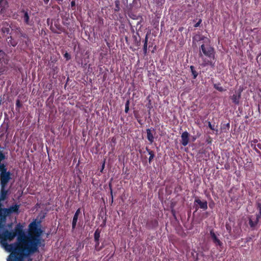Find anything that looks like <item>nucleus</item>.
Wrapping results in <instances>:
<instances>
[{
	"mask_svg": "<svg viewBox=\"0 0 261 261\" xmlns=\"http://www.w3.org/2000/svg\"><path fill=\"white\" fill-rule=\"evenodd\" d=\"M19 205L15 204L9 208L0 207V243L6 251L10 252L9 256L30 257L39 251L41 246L43 231L38 226L40 222L35 220L29 225V232L25 234L24 225L17 223L13 230L5 228L6 217L12 213H19ZM43 241H44L43 240Z\"/></svg>",
	"mask_w": 261,
	"mask_h": 261,
	"instance_id": "obj_1",
	"label": "nucleus"
},
{
	"mask_svg": "<svg viewBox=\"0 0 261 261\" xmlns=\"http://www.w3.org/2000/svg\"><path fill=\"white\" fill-rule=\"evenodd\" d=\"M199 57L203 59L202 65L203 66H215V55L214 48L210 45L202 44L200 47Z\"/></svg>",
	"mask_w": 261,
	"mask_h": 261,
	"instance_id": "obj_2",
	"label": "nucleus"
},
{
	"mask_svg": "<svg viewBox=\"0 0 261 261\" xmlns=\"http://www.w3.org/2000/svg\"><path fill=\"white\" fill-rule=\"evenodd\" d=\"M11 175L0 176L1 192H0V207L3 206L2 203L7 197L8 190L6 189L8 183L11 179Z\"/></svg>",
	"mask_w": 261,
	"mask_h": 261,
	"instance_id": "obj_3",
	"label": "nucleus"
},
{
	"mask_svg": "<svg viewBox=\"0 0 261 261\" xmlns=\"http://www.w3.org/2000/svg\"><path fill=\"white\" fill-rule=\"evenodd\" d=\"M243 91V88L240 87L238 89L234 90L232 94L230 95L229 98L234 105L239 106L240 105Z\"/></svg>",
	"mask_w": 261,
	"mask_h": 261,
	"instance_id": "obj_4",
	"label": "nucleus"
},
{
	"mask_svg": "<svg viewBox=\"0 0 261 261\" xmlns=\"http://www.w3.org/2000/svg\"><path fill=\"white\" fill-rule=\"evenodd\" d=\"M248 224L251 230H257L259 227L260 218L257 216L251 215L248 217Z\"/></svg>",
	"mask_w": 261,
	"mask_h": 261,
	"instance_id": "obj_5",
	"label": "nucleus"
},
{
	"mask_svg": "<svg viewBox=\"0 0 261 261\" xmlns=\"http://www.w3.org/2000/svg\"><path fill=\"white\" fill-rule=\"evenodd\" d=\"M210 234L213 242L217 247L222 248L223 247V243L218 239L217 235L215 233L213 229H211L210 231Z\"/></svg>",
	"mask_w": 261,
	"mask_h": 261,
	"instance_id": "obj_6",
	"label": "nucleus"
},
{
	"mask_svg": "<svg viewBox=\"0 0 261 261\" xmlns=\"http://www.w3.org/2000/svg\"><path fill=\"white\" fill-rule=\"evenodd\" d=\"M146 100L147 101V103L145 105V107L147 109L148 114H150L152 113H154V106L155 102L152 101L150 95H148Z\"/></svg>",
	"mask_w": 261,
	"mask_h": 261,
	"instance_id": "obj_7",
	"label": "nucleus"
},
{
	"mask_svg": "<svg viewBox=\"0 0 261 261\" xmlns=\"http://www.w3.org/2000/svg\"><path fill=\"white\" fill-rule=\"evenodd\" d=\"M147 138L149 141L150 144H152L154 142V136L155 135L156 132L154 128H148L146 129Z\"/></svg>",
	"mask_w": 261,
	"mask_h": 261,
	"instance_id": "obj_8",
	"label": "nucleus"
},
{
	"mask_svg": "<svg viewBox=\"0 0 261 261\" xmlns=\"http://www.w3.org/2000/svg\"><path fill=\"white\" fill-rule=\"evenodd\" d=\"M190 134L187 131L183 132L181 135V144L186 146H187L189 142Z\"/></svg>",
	"mask_w": 261,
	"mask_h": 261,
	"instance_id": "obj_9",
	"label": "nucleus"
},
{
	"mask_svg": "<svg viewBox=\"0 0 261 261\" xmlns=\"http://www.w3.org/2000/svg\"><path fill=\"white\" fill-rule=\"evenodd\" d=\"M194 203H197L199 205V207L204 211L207 209V202L206 200L201 201L199 198L196 197Z\"/></svg>",
	"mask_w": 261,
	"mask_h": 261,
	"instance_id": "obj_10",
	"label": "nucleus"
},
{
	"mask_svg": "<svg viewBox=\"0 0 261 261\" xmlns=\"http://www.w3.org/2000/svg\"><path fill=\"white\" fill-rule=\"evenodd\" d=\"M30 257H12L8 256L7 261H32Z\"/></svg>",
	"mask_w": 261,
	"mask_h": 261,
	"instance_id": "obj_11",
	"label": "nucleus"
},
{
	"mask_svg": "<svg viewBox=\"0 0 261 261\" xmlns=\"http://www.w3.org/2000/svg\"><path fill=\"white\" fill-rule=\"evenodd\" d=\"M145 149L149 154L148 162L149 163H151L155 156L154 152L153 150L150 149L148 147H146Z\"/></svg>",
	"mask_w": 261,
	"mask_h": 261,
	"instance_id": "obj_12",
	"label": "nucleus"
},
{
	"mask_svg": "<svg viewBox=\"0 0 261 261\" xmlns=\"http://www.w3.org/2000/svg\"><path fill=\"white\" fill-rule=\"evenodd\" d=\"M149 33H147L146 34L145 40H144V45H143V53L145 55H146L147 53V42L148 39Z\"/></svg>",
	"mask_w": 261,
	"mask_h": 261,
	"instance_id": "obj_13",
	"label": "nucleus"
},
{
	"mask_svg": "<svg viewBox=\"0 0 261 261\" xmlns=\"http://www.w3.org/2000/svg\"><path fill=\"white\" fill-rule=\"evenodd\" d=\"M256 207L258 212L255 214V216H257L259 218H261V202H257L256 203Z\"/></svg>",
	"mask_w": 261,
	"mask_h": 261,
	"instance_id": "obj_14",
	"label": "nucleus"
},
{
	"mask_svg": "<svg viewBox=\"0 0 261 261\" xmlns=\"http://www.w3.org/2000/svg\"><path fill=\"white\" fill-rule=\"evenodd\" d=\"M78 216H76V214H74L72 221V230H74L76 227V223L78 219Z\"/></svg>",
	"mask_w": 261,
	"mask_h": 261,
	"instance_id": "obj_15",
	"label": "nucleus"
},
{
	"mask_svg": "<svg viewBox=\"0 0 261 261\" xmlns=\"http://www.w3.org/2000/svg\"><path fill=\"white\" fill-rule=\"evenodd\" d=\"M148 225L152 228H156L158 226V221L156 219L152 220L148 223Z\"/></svg>",
	"mask_w": 261,
	"mask_h": 261,
	"instance_id": "obj_16",
	"label": "nucleus"
},
{
	"mask_svg": "<svg viewBox=\"0 0 261 261\" xmlns=\"http://www.w3.org/2000/svg\"><path fill=\"white\" fill-rule=\"evenodd\" d=\"M100 237V230L97 229L94 234V239L95 242H99V238Z\"/></svg>",
	"mask_w": 261,
	"mask_h": 261,
	"instance_id": "obj_17",
	"label": "nucleus"
},
{
	"mask_svg": "<svg viewBox=\"0 0 261 261\" xmlns=\"http://www.w3.org/2000/svg\"><path fill=\"white\" fill-rule=\"evenodd\" d=\"M213 86L215 89H216V90L220 92H223L226 90L223 87L221 86V84L219 83L217 84H214Z\"/></svg>",
	"mask_w": 261,
	"mask_h": 261,
	"instance_id": "obj_18",
	"label": "nucleus"
},
{
	"mask_svg": "<svg viewBox=\"0 0 261 261\" xmlns=\"http://www.w3.org/2000/svg\"><path fill=\"white\" fill-rule=\"evenodd\" d=\"M191 71L192 72V74L193 75V79H195L198 76V73L195 69V67L193 65L190 66V67Z\"/></svg>",
	"mask_w": 261,
	"mask_h": 261,
	"instance_id": "obj_19",
	"label": "nucleus"
},
{
	"mask_svg": "<svg viewBox=\"0 0 261 261\" xmlns=\"http://www.w3.org/2000/svg\"><path fill=\"white\" fill-rule=\"evenodd\" d=\"M23 18L24 22L26 24H30V21H29L30 17H29V14H28V12H24Z\"/></svg>",
	"mask_w": 261,
	"mask_h": 261,
	"instance_id": "obj_20",
	"label": "nucleus"
},
{
	"mask_svg": "<svg viewBox=\"0 0 261 261\" xmlns=\"http://www.w3.org/2000/svg\"><path fill=\"white\" fill-rule=\"evenodd\" d=\"M129 99H127L125 103V112L126 113H128L129 109Z\"/></svg>",
	"mask_w": 261,
	"mask_h": 261,
	"instance_id": "obj_21",
	"label": "nucleus"
},
{
	"mask_svg": "<svg viewBox=\"0 0 261 261\" xmlns=\"http://www.w3.org/2000/svg\"><path fill=\"white\" fill-rule=\"evenodd\" d=\"M22 106V104L19 99H17L16 103V110L19 112V110L20 108Z\"/></svg>",
	"mask_w": 261,
	"mask_h": 261,
	"instance_id": "obj_22",
	"label": "nucleus"
},
{
	"mask_svg": "<svg viewBox=\"0 0 261 261\" xmlns=\"http://www.w3.org/2000/svg\"><path fill=\"white\" fill-rule=\"evenodd\" d=\"M95 250L97 251H99L102 249V247H99V242H95Z\"/></svg>",
	"mask_w": 261,
	"mask_h": 261,
	"instance_id": "obj_23",
	"label": "nucleus"
},
{
	"mask_svg": "<svg viewBox=\"0 0 261 261\" xmlns=\"http://www.w3.org/2000/svg\"><path fill=\"white\" fill-rule=\"evenodd\" d=\"M111 145L112 147H114L116 143V139L115 137H112L111 139Z\"/></svg>",
	"mask_w": 261,
	"mask_h": 261,
	"instance_id": "obj_24",
	"label": "nucleus"
},
{
	"mask_svg": "<svg viewBox=\"0 0 261 261\" xmlns=\"http://www.w3.org/2000/svg\"><path fill=\"white\" fill-rule=\"evenodd\" d=\"M119 9H120V8H119V2L117 1L115 2V11H118L119 10Z\"/></svg>",
	"mask_w": 261,
	"mask_h": 261,
	"instance_id": "obj_25",
	"label": "nucleus"
},
{
	"mask_svg": "<svg viewBox=\"0 0 261 261\" xmlns=\"http://www.w3.org/2000/svg\"><path fill=\"white\" fill-rule=\"evenodd\" d=\"M155 2V3L158 5H162L165 2V0H154Z\"/></svg>",
	"mask_w": 261,
	"mask_h": 261,
	"instance_id": "obj_26",
	"label": "nucleus"
},
{
	"mask_svg": "<svg viewBox=\"0 0 261 261\" xmlns=\"http://www.w3.org/2000/svg\"><path fill=\"white\" fill-rule=\"evenodd\" d=\"M64 57L65 58H66V59L67 60H69L71 58V57H70V55H69V54H68V53H66L64 55Z\"/></svg>",
	"mask_w": 261,
	"mask_h": 261,
	"instance_id": "obj_27",
	"label": "nucleus"
},
{
	"mask_svg": "<svg viewBox=\"0 0 261 261\" xmlns=\"http://www.w3.org/2000/svg\"><path fill=\"white\" fill-rule=\"evenodd\" d=\"M135 44L137 46H139L140 45V40H138L136 37H135Z\"/></svg>",
	"mask_w": 261,
	"mask_h": 261,
	"instance_id": "obj_28",
	"label": "nucleus"
},
{
	"mask_svg": "<svg viewBox=\"0 0 261 261\" xmlns=\"http://www.w3.org/2000/svg\"><path fill=\"white\" fill-rule=\"evenodd\" d=\"M13 225V223L12 222H11L10 223L8 224L7 227L9 229H11V230H12V228ZM9 230L10 231V230Z\"/></svg>",
	"mask_w": 261,
	"mask_h": 261,
	"instance_id": "obj_29",
	"label": "nucleus"
},
{
	"mask_svg": "<svg viewBox=\"0 0 261 261\" xmlns=\"http://www.w3.org/2000/svg\"><path fill=\"white\" fill-rule=\"evenodd\" d=\"M208 127L211 128V129L214 130V125H212L210 122H208Z\"/></svg>",
	"mask_w": 261,
	"mask_h": 261,
	"instance_id": "obj_30",
	"label": "nucleus"
},
{
	"mask_svg": "<svg viewBox=\"0 0 261 261\" xmlns=\"http://www.w3.org/2000/svg\"><path fill=\"white\" fill-rule=\"evenodd\" d=\"M80 214H81V209L79 208L76 211L74 214H76V216H79Z\"/></svg>",
	"mask_w": 261,
	"mask_h": 261,
	"instance_id": "obj_31",
	"label": "nucleus"
},
{
	"mask_svg": "<svg viewBox=\"0 0 261 261\" xmlns=\"http://www.w3.org/2000/svg\"><path fill=\"white\" fill-rule=\"evenodd\" d=\"M201 21H202V20H201V19H200V20L198 21V22H197V23L194 25V27H196V28H197V27H199V25H200V23L201 22Z\"/></svg>",
	"mask_w": 261,
	"mask_h": 261,
	"instance_id": "obj_32",
	"label": "nucleus"
},
{
	"mask_svg": "<svg viewBox=\"0 0 261 261\" xmlns=\"http://www.w3.org/2000/svg\"><path fill=\"white\" fill-rule=\"evenodd\" d=\"M71 6L72 8L74 7L75 6V1H72L71 2Z\"/></svg>",
	"mask_w": 261,
	"mask_h": 261,
	"instance_id": "obj_33",
	"label": "nucleus"
},
{
	"mask_svg": "<svg viewBox=\"0 0 261 261\" xmlns=\"http://www.w3.org/2000/svg\"><path fill=\"white\" fill-rule=\"evenodd\" d=\"M21 36L24 38H26V39L28 38V35L25 34H21Z\"/></svg>",
	"mask_w": 261,
	"mask_h": 261,
	"instance_id": "obj_34",
	"label": "nucleus"
},
{
	"mask_svg": "<svg viewBox=\"0 0 261 261\" xmlns=\"http://www.w3.org/2000/svg\"><path fill=\"white\" fill-rule=\"evenodd\" d=\"M163 119L166 122H168V115H165V117H163Z\"/></svg>",
	"mask_w": 261,
	"mask_h": 261,
	"instance_id": "obj_35",
	"label": "nucleus"
},
{
	"mask_svg": "<svg viewBox=\"0 0 261 261\" xmlns=\"http://www.w3.org/2000/svg\"><path fill=\"white\" fill-rule=\"evenodd\" d=\"M110 191H111V196H112V201H113V196L112 189L110 185Z\"/></svg>",
	"mask_w": 261,
	"mask_h": 261,
	"instance_id": "obj_36",
	"label": "nucleus"
},
{
	"mask_svg": "<svg viewBox=\"0 0 261 261\" xmlns=\"http://www.w3.org/2000/svg\"><path fill=\"white\" fill-rule=\"evenodd\" d=\"M105 168V162L103 163L102 165V167H101V169L100 170V172H102V170H103Z\"/></svg>",
	"mask_w": 261,
	"mask_h": 261,
	"instance_id": "obj_37",
	"label": "nucleus"
},
{
	"mask_svg": "<svg viewBox=\"0 0 261 261\" xmlns=\"http://www.w3.org/2000/svg\"><path fill=\"white\" fill-rule=\"evenodd\" d=\"M49 0H43V2L45 4H47L49 2Z\"/></svg>",
	"mask_w": 261,
	"mask_h": 261,
	"instance_id": "obj_38",
	"label": "nucleus"
},
{
	"mask_svg": "<svg viewBox=\"0 0 261 261\" xmlns=\"http://www.w3.org/2000/svg\"><path fill=\"white\" fill-rule=\"evenodd\" d=\"M197 139V137H195V136H193L192 137V141L194 142L196 140V139Z\"/></svg>",
	"mask_w": 261,
	"mask_h": 261,
	"instance_id": "obj_39",
	"label": "nucleus"
},
{
	"mask_svg": "<svg viewBox=\"0 0 261 261\" xmlns=\"http://www.w3.org/2000/svg\"><path fill=\"white\" fill-rule=\"evenodd\" d=\"M257 146L258 148H259L260 149H261V144L259 143V144H257Z\"/></svg>",
	"mask_w": 261,
	"mask_h": 261,
	"instance_id": "obj_40",
	"label": "nucleus"
},
{
	"mask_svg": "<svg viewBox=\"0 0 261 261\" xmlns=\"http://www.w3.org/2000/svg\"><path fill=\"white\" fill-rule=\"evenodd\" d=\"M257 142H258V140L257 139H254L252 141V142H253L254 143H256Z\"/></svg>",
	"mask_w": 261,
	"mask_h": 261,
	"instance_id": "obj_41",
	"label": "nucleus"
},
{
	"mask_svg": "<svg viewBox=\"0 0 261 261\" xmlns=\"http://www.w3.org/2000/svg\"><path fill=\"white\" fill-rule=\"evenodd\" d=\"M226 228L227 230H228L229 229H230V227L228 225H226Z\"/></svg>",
	"mask_w": 261,
	"mask_h": 261,
	"instance_id": "obj_42",
	"label": "nucleus"
},
{
	"mask_svg": "<svg viewBox=\"0 0 261 261\" xmlns=\"http://www.w3.org/2000/svg\"><path fill=\"white\" fill-rule=\"evenodd\" d=\"M254 149L257 152H260L259 151H258L255 147L254 148Z\"/></svg>",
	"mask_w": 261,
	"mask_h": 261,
	"instance_id": "obj_43",
	"label": "nucleus"
},
{
	"mask_svg": "<svg viewBox=\"0 0 261 261\" xmlns=\"http://www.w3.org/2000/svg\"><path fill=\"white\" fill-rule=\"evenodd\" d=\"M102 224H103V226L106 225V220L103 221V222L102 223Z\"/></svg>",
	"mask_w": 261,
	"mask_h": 261,
	"instance_id": "obj_44",
	"label": "nucleus"
},
{
	"mask_svg": "<svg viewBox=\"0 0 261 261\" xmlns=\"http://www.w3.org/2000/svg\"><path fill=\"white\" fill-rule=\"evenodd\" d=\"M226 126H227L228 127H229V123H227V124H226Z\"/></svg>",
	"mask_w": 261,
	"mask_h": 261,
	"instance_id": "obj_45",
	"label": "nucleus"
},
{
	"mask_svg": "<svg viewBox=\"0 0 261 261\" xmlns=\"http://www.w3.org/2000/svg\"><path fill=\"white\" fill-rule=\"evenodd\" d=\"M225 169H228V167H227V166H226V165H225Z\"/></svg>",
	"mask_w": 261,
	"mask_h": 261,
	"instance_id": "obj_46",
	"label": "nucleus"
},
{
	"mask_svg": "<svg viewBox=\"0 0 261 261\" xmlns=\"http://www.w3.org/2000/svg\"><path fill=\"white\" fill-rule=\"evenodd\" d=\"M171 116H172V117H173V119H174V118H175V115H171Z\"/></svg>",
	"mask_w": 261,
	"mask_h": 261,
	"instance_id": "obj_47",
	"label": "nucleus"
},
{
	"mask_svg": "<svg viewBox=\"0 0 261 261\" xmlns=\"http://www.w3.org/2000/svg\"><path fill=\"white\" fill-rule=\"evenodd\" d=\"M136 118L137 119H138L139 117H138L139 115H136Z\"/></svg>",
	"mask_w": 261,
	"mask_h": 261,
	"instance_id": "obj_48",
	"label": "nucleus"
},
{
	"mask_svg": "<svg viewBox=\"0 0 261 261\" xmlns=\"http://www.w3.org/2000/svg\"><path fill=\"white\" fill-rule=\"evenodd\" d=\"M100 21H101L102 22H103V19H100Z\"/></svg>",
	"mask_w": 261,
	"mask_h": 261,
	"instance_id": "obj_49",
	"label": "nucleus"
},
{
	"mask_svg": "<svg viewBox=\"0 0 261 261\" xmlns=\"http://www.w3.org/2000/svg\"><path fill=\"white\" fill-rule=\"evenodd\" d=\"M245 117L246 118H249V117L247 115H246Z\"/></svg>",
	"mask_w": 261,
	"mask_h": 261,
	"instance_id": "obj_50",
	"label": "nucleus"
},
{
	"mask_svg": "<svg viewBox=\"0 0 261 261\" xmlns=\"http://www.w3.org/2000/svg\"><path fill=\"white\" fill-rule=\"evenodd\" d=\"M99 247H102V248H103V245H102V246H99Z\"/></svg>",
	"mask_w": 261,
	"mask_h": 261,
	"instance_id": "obj_51",
	"label": "nucleus"
},
{
	"mask_svg": "<svg viewBox=\"0 0 261 261\" xmlns=\"http://www.w3.org/2000/svg\"><path fill=\"white\" fill-rule=\"evenodd\" d=\"M150 47H151V45H149V48H150Z\"/></svg>",
	"mask_w": 261,
	"mask_h": 261,
	"instance_id": "obj_52",
	"label": "nucleus"
},
{
	"mask_svg": "<svg viewBox=\"0 0 261 261\" xmlns=\"http://www.w3.org/2000/svg\"><path fill=\"white\" fill-rule=\"evenodd\" d=\"M3 1V0H0V3Z\"/></svg>",
	"mask_w": 261,
	"mask_h": 261,
	"instance_id": "obj_53",
	"label": "nucleus"
}]
</instances>
